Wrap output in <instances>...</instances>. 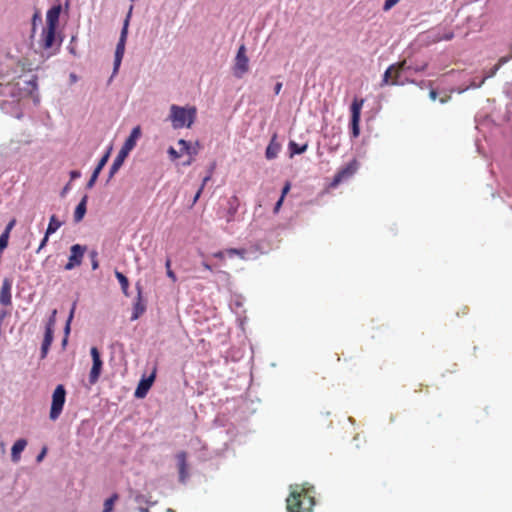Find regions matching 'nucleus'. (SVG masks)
<instances>
[{
  "label": "nucleus",
  "mask_w": 512,
  "mask_h": 512,
  "mask_svg": "<svg viewBox=\"0 0 512 512\" xmlns=\"http://www.w3.org/2000/svg\"><path fill=\"white\" fill-rule=\"evenodd\" d=\"M75 308H76V303H74V304H73V306H72V309H71V311H70L69 318H68L67 323H66V326H65V332H66V334H68V333H69V331H70V322H71V320H72V318H73Z\"/></svg>",
  "instance_id": "obj_35"
},
{
  "label": "nucleus",
  "mask_w": 512,
  "mask_h": 512,
  "mask_svg": "<svg viewBox=\"0 0 512 512\" xmlns=\"http://www.w3.org/2000/svg\"><path fill=\"white\" fill-rule=\"evenodd\" d=\"M166 512H175V511H174L173 509H171V508H168V509L166 510Z\"/></svg>",
  "instance_id": "obj_62"
},
{
  "label": "nucleus",
  "mask_w": 512,
  "mask_h": 512,
  "mask_svg": "<svg viewBox=\"0 0 512 512\" xmlns=\"http://www.w3.org/2000/svg\"><path fill=\"white\" fill-rule=\"evenodd\" d=\"M308 148V144L299 145L294 141L289 143L290 157H293L295 154H302Z\"/></svg>",
  "instance_id": "obj_28"
},
{
  "label": "nucleus",
  "mask_w": 512,
  "mask_h": 512,
  "mask_svg": "<svg viewBox=\"0 0 512 512\" xmlns=\"http://www.w3.org/2000/svg\"><path fill=\"white\" fill-rule=\"evenodd\" d=\"M359 163L356 159L350 161L346 166L342 167L335 174L330 186L337 187L342 181L352 177L358 170Z\"/></svg>",
  "instance_id": "obj_7"
},
{
  "label": "nucleus",
  "mask_w": 512,
  "mask_h": 512,
  "mask_svg": "<svg viewBox=\"0 0 512 512\" xmlns=\"http://www.w3.org/2000/svg\"><path fill=\"white\" fill-rule=\"evenodd\" d=\"M277 135L274 134L268 144L265 152V156L268 160L275 159L280 152L281 145L276 141Z\"/></svg>",
  "instance_id": "obj_18"
},
{
  "label": "nucleus",
  "mask_w": 512,
  "mask_h": 512,
  "mask_svg": "<svg viewBox=\"0 0 512 512\" xmlns=\"http://www.w3.org/2000/svg\"><path fill=\"white\" fill-rule=\"evenodd\" d=\"M115 276L120 283L121 290H122L123 294L125 296H128L129 295V293H128V290H129L128 278L123 273L119 272L118 270L115 271Z\"/></svg>",
  "instance_id": "obj_26"
},
{
  "label": "nucleus",
  "mask_w": 512,
  "mask_h": 512,
  "mask_svg": "<svg viewBox=\"0 0 512 512\" xmlns=\"http://www.w3.org/2000/svg\"><path fill=\"white\" fill-rule=\"evenodd\" d=\"M62 226V222L57 219L55 215H52L49 220L48 227L46 229L47 235L55 233Z\"/></svg>",
  "instance_id": "obj_27"
},
{
  "label": "nucleus",
  "mask_w": 512,
  "mask_h": 512,
  "mask_svg": "<svg viewBox=\"0 0 512 512\" xmlns=\"http://www.w3.org/2000/svg\"><path fill=\"white\" fill-rule=\"evenodd\" d=\"M13 281L10 278H5L2 281L0 288V304L3 306H9L12 303L11 289Z\"/></svg>",
  "instance_id": "obj_12"
},
{
  "label": "nucleus",
  "mask_w": 512,
  "mask_h": 512,
  "mask_svg": "<svg viewBox=\"0 0 512 512\" xmlns=\"http://www.w3.org/2000/svg\"><path fill=\"white\" fill-rule=\"evenodd\" d=\"M69 189V185H66L65 188L63 189V194Z\"/></svg>",
  "instance_id": "obj_60"
},
{
  "label": "nucleus",
  "mask_w": 512,
  "mask_h": 512,
  "mask_svg": "<svg viewBox=\"0 0 512 512\" xmlns=\"http://www.w3.org/2000/svg\"><path fill=\"white\" fill-rule=\"evenodd\" d=\"M211 175H212V172L209 173V175H207L206 177H204L203 179V182H202V185L201 187L199 188V190L197 191L195 197H194V203L199 199L202 191H203V188L204 186L206 185V183L211 179Z\"/></svg>",
  "instance_id": "obj_34"
},
{
  "label": "nucleus",
  "mask_w": 512,
  "mask_h": 512,
  "mask_svg": "<svg viewBox=\"0 0 512 512\" xmlns=\"http://www.w3.org/2000/svg\"><path fill=\"white\" fill-rule=\"evenodd\" d=\"M98 176H99V174H97V173H95V172H93V173H92V175H91V177H90L89 181L87 182V188H89V189H90V188H92V187L94 186V184H95V182H96V180H97Z\"/></svg>",
  "instance_id": "obj_37"
},
{
  "label": "nucleus",
  "mask_w": 512,
  "mask_h": 512,
  "mask_svg": "<svg viewBox=\"0 0 512 512\" xmlns=\"http://www.w3.org/2000/svg\"><path fill=\"white\" fill-rule=\"evenodd\" d=\"M363 104H364V99L354 98V100L350 106V111H351L350 127H351V134H352L353 138H357L360 134L359 123H360L361 109L363 107Z\"/></svg>",
  "instance_id": "obj_6"
},
{
  "label": "nucleus",
  "mask_w": 512,
  "mask_h": 512,
  "mask_svg": "<svg viewBox=\"0 0 512 512\" xmlns=\"http://www.w3.org/2000/svg\"><path fill=\"white\" fill-rule=\"evenodd\" d=\"M429 96H430L431 100L435 101L437 99L438 92L435 89H431Z\"/></svg>",
  "instance_id": "obj_50"
},
{
  "label": "nucleus",
  "mask_w": 512,
  "mask_h": 512,
  "mask_svg": "<svg viewBox=\"0 0 512 512\" xmlns=\"http://www.w3.org/2000/svg\"><path fill=\"white\" fill-rule=\"evenodd\" d=\"M166 274L167 276L173 281V282H176L177 281V277L175 275V273L173 272V270H167L166 271Z\"/></svg>",
  "instance_id": "obj_47"
},
{
  "label": "nucleus",
  "mask_w": 512,
  "mask_h": 512,
  "mask_svg": "<svg viewBox=\"0 0 512 512\" xmlns=\"http://www.w3.org/2000/svg\"><path fill=\"white\" fill-rule=\"evenodd\" d=\"M15 219L11 220L8 225L6 226V229L4 232H8V235L10 234V231L11 229L13 228V226L15 225Z\"/></svg>",
  "instance_id": "obj_48"
},
{
  "label": "nucleus",
  "mask_w": 512,
  "mask_h": 512,
  "mask_svg": "<svg viewBox=\"0 0 512 512\" xmlns=\"http://www.w3.org/2000/svg\"><path fill=\"white\" fill-rule=\"evenodd\" d=\"M446 99H447V95L445 94V95H443V96H441V97H440V102H441V103H445V102H446Z\"/></svg>",
  "instance_id": "obj_56"
},
{
  "label": "nucleus",
  "mask_w": 512,
  "mask_h": 512,
  "mask_svg": "<svg viewBox=\"0 0 512 512\" xmlns=\"http://www.w3.org/2000/svg\"><path fill=\"white\" fill-rule=\"evenodd\" d=\"M129 153L121 149L114 159L111 167H110V177H113V175L119 170V168L122 166L124 159L127 157Z\"/></svg>",
  "instance_id": "obj_23"
},
{
  "label": "nucleus",
  "mask_w": 512,
  "mask_h": 512,
  "mask_svg": "<svg viewBox=\"0 0 512 512\" xmlns=\"http://www.w3.org/2000/svg\"><path fill=\"white\" fill-rule=\"evenodd\" d=\"M61 13V6L56 5L50 8L46 14V27L48 28H57L59 22V16Z\"/></svg>",
  "instance_id": "obj_13"
},
{
  "label": "nucleus",
  "mask_w": 512,
  "mask_h": 512,
  "mask_svg": "<svg viewBox=\"0 0 512 512\" xmlns=\"http://www.w3.org/2000/svg\"><path fill=\"white\" fill-rule=\"evenodd\" d=\"M154 379H155V371L148 378L142 379L140 381V383L138 384V387L136 388L135 396L137 398H143L147 394L150 387L152 386Z\"/></svg>",
  "instance_id": "obj_15"
},
{
  "label": "nucleus",
  "mask_w": 512,
  "mask_h": 512,
  "mask_svg": "<svg viewBox=\"0 0 512 512\" xmlns=\"http://www.w3.org/2000/svg\"><path fill=\"white\" fill-rule=\"evenodd\" d=\"M505 95L512 100V83H506L504 87Z\"/></svg>",
  "instance_id": "obj_38"
},
{
  "label": "nucleus",
  "mask_w": 512,
  "mask_h": 512,
  "mask_svg": "<svg viewBox=\"0 0 512 512\" xmlns=\"http://www.w3.org/2000/svg\"><path fill=\"white\" fill-rule=\"evenodd\" d=\"M196 114L197 111L195 107L186 108L178 105H172L170 107L169 119L175 129L183 127L190 128L196 119Z\"/></svg>",
  "instance_id": "obj_3"
},
{
  "label": "nucleus",
  "mask_w": 512,
  "mask_h": 512,
  "mask_svg": "<svg viewBox=\"0 0 512 512\" xmlns=\"http://www.w3.org/2000/svg\"><path fill=\"white\" fill-rule=\"evenodd\" d=\"M399 0H385L383 10L388 11L390 10L394 5L398 3Z\"/></svg>",
  "instance_id": "obj_36"
},
{
  "label": "nucleus",
  "mask_w": 512,
  "mask_h": 512,
  "mask_svg": "<svg viewBox=\"0 0 512 512\" xmlns=\"http://www.w3.org/2000/svg\"><path fill=\"white\" fill-rule=\"evenodd\" d=\"M191 161H192L191 159L190 160H186L185 164L189 165V164H191Z\"/></svg>",
  "instance_id": "obj_63"
},
{
  "label": "nucleus",
  "mask_w": 512,
  "mask_h": 512,
  "mask_svg": "<svg viewBox=\"0 0 512 512\" xmlns=\"http://www.w3.org/2000/svg\"><path fill=\"white\" fill-rule=\"evenodd\" d=\"M72 81H76V76L74 74L70 75Z\"/></svg>",
  "instance_id": "obj_59"
},
{
  "label": "nucleus",
  "mask_w": 512,
  "mask_h": 512,
  "mask_svg": "<svg viewBox=\"0 0 512 512\" xmlns=\"http://www.w3.org/2000/svg\"><path fill=\"white\" fill-rule=\"evenodd\" d=\"M178 145L180 146V151L183 153H190L191 145L188 141L184 139H180L178 141Z\"/></svg>",
  "instance_id": "obj_33"
},
{
  "label": "nucleus",
  "mask_w": 512,
  "mask_h": 512,
  "mask_svg": "<svg viewBox=\"0 0 512 512\" xmlns=\"http://www.w3.org/2000/svg\"><path fill=\"white\" fill-rule=\"evenodd\" d=\"M56 315H57V310L54 309L48 319L45 329H50V331H54V327L56 324Z\"/></svg>",
  "instance_id": "obj_31"
},
{
  "label": "nucleus",
  "mask_w": 512,
  "mask_h": 512,
  "mask_svg": "<svg viewBox=\"0 0 512 512\" xmlns=\"http://www.w3.org/2000/svg\"><path fill=\"white\" fill-rule=\"evenodd\" d=\"M398 74H399V70L394 65H391L384 73L382 85L398 84V80H397Z\"/></svg>",
  "instance_id": "obj_19"
},
{
  "label": "nucleus",
  "mask_w": 512,
  "mask_h": 512,
  "mask_svg": "<svg viewBox=\"0 0 512 512\" xmlns=\"http://www.w3.org/2000/svg\"><path fill=\"white\" fill-rule=\"evenodd\" d=\"M108 158H109V153H106L101 159L100 161L98 162L97 165L101 166V167H104L108 161Z\"/></svg>",
  "instance_id": "obj_44"
},
{
  "label": "nucleus",
  "mask_w": 512,
  "mask_h": 512,
  "mask_svg": "<svg viewBox=\"0 0 512 512\" xmlns=\"http://www.w3.org/2000/svg\"><path fill=\"white\" fill-rule=\"evenodd\" d=\"M453 37H454V34H453V32L450 31V40H452Z\"/></svg>",
  "instance_id": "obj_61"
},
{
  "label": "nucleus",
  "mask_w": 512,
  "mask_h": 512,
  "mask_svg": "<svg viewBox=\"0 0 512 512\" xmlns=\"http://www.w3.org/2000/svg\"><path fill=\"white\" fill-rule=\"evenodd\" d=\"M238 207H239L238 198L236 196H232L228 200V209H227V213L225 216L227 222H231L234 220V217L238 211Z\"/></svg>",
  "instance_id": "obj_22"
},
{
  "label": "nucleus",
  "mask_w": 512,
  "mask_h": 512,
  "mask_svg": "<svg viewBox=\"0 0 512 512\" xmlns=\"http://www.w3.org/2000/svg\"><path fill=\"white\" fill-rule=\"evenodd\" d=\"M141 136V129L139 126H136L131 131L130 136L126 139L125 143L123 144L122 148L124 151L129 153L136 145L137 140Z\"/></svg>",
  "instance_id": "obj_16"
},
{
  "label": "nucleus",
  "mask_w": 512,
  "mask_h": 512,
  "mask_svg": "<svg viewBox=\"0 0 512 512\" xmlns=\"http://www.w3.org/2000/svg\"><path fill=\"white\" fill-rule=\"evenodd\" d=\"M119 499V495L117 493H114L105 500L103 505V512H112L114 509L115 502Z\"/></svg>",
  "instance_id": "obj_29"
},
{
  "label": "nucleus",
  "mask_w": 512,
  "mask_h": 512,
  "mask_svg": "<svg viewBox=\"0 0 512 512\" xmlns=\"http://www.w3.org/2000/svg\"><path fill=\"white\" fill-rule=\"evenodd\" d=\"M136 289H137V300L134 304V312H133V316H132L133 320L137 319L146 310V305H145V303L143 301V297H142V286L140 285L139 282L136 283Z\"/></svg>",
  "instance_id": "obj_14"
},
{
  "label": "nucleus",
  "mask_w": 512,
  "mask_h": 512,
  "mask_svg": "<svg viewBox=\"0 0 512 512\" xmlns=\"http://www.w3.org/2000/svg\"><path fill=\"white\" fill-rule=\"evenodd\" d=\"M202 266L204 267V269L206 270H209V271H212V267L210 264H208L207 262H203L202 263Z\"/></svg>",
  "instance_id": "obj_54"
},
{
  "label": "nucleus",
  "mask_w": 512,
  "mask_h": 512,
  "mask_svg": "<svg viewBox=\"0 0 512 512\" xmlns=\"http://www.w3.org/2000/svg\"><path fill=\"white\" fill-rule=\"evenodd\" d=\"M286 499L288 512H312L315 505L314 488L295 484Z\"/></svg>",
  "instance_id": "obj_1"
},
{
  "label": "nucleus",
  "mask_w": 512,
  "mask_h": 512,
  "mask_svg": "<svg viewBox=\"0 0 512 512\" xmlns=\"http://www.w3.org/2000/svg\"><path fill=\"white\" fill-rule=\"evenodd\" d=\"M458 72H456L454 69H451L450 72H449V75H450V82L452 80H454V78L456 77Z\"/></svg>",
  "instance_id": "obj_52"
},
{
  "label": "nucleus",
  "mask_w": 512,
  "mask_h": 512,
  "mask_svg": "<svg viewBox=\"0 0 512 512\" xmlns=\"http://www.w3.org/2000/svg\"><path fill=\"white\" fill-rule=\"evenodd\" d=\"M188 154H189V155H195V154H197V151H196V149H193V148L191 147V149H190V153H188Z\"/></svg>",
  "instance_id": "obj_57"
},
{
  "label": "nucleus",
  "mask_w": 512,
  "mask_h": 512,
  "mask_svg": "<svg viewBox=\"0 0 512 512\" xmlns=\"http://www.w3.org/2000/svg\"><path fill=\"white\" fill-rule=\"evenodd\" d=\"M128 25H129V16L126 18L121 35L119 38V41L116 46L115 51V59H114V70H117L121 64L124 52H125V44L127 39V33H128Z\"/></svg>",
  "instance_id": "obj_9"
},
{
  "label": "nucleus",
  "mask_w": 512,
  "mask_h": 512,
  "mask_svg": "<svg viewBox=\"0 0 512 512\" xmlns=\"http://www.w3.org/2000/svg\"><path fill=\"white\" fill-rule=\"evenodd\" d=\"M186 457L187 454L184 451L177 454L179 480L182 483H184L186 481V478L188 477Z\"/></svg>",
  "instance_id": "obj_17"
},
{
  "label": "nucleus",
  "mask_w": 512,
  "mask_h": 512,
  "mask_svg": "<svg viewBox=\"0 0 512 512\" xmlns=\"http://www.w3.org/2000/svg\"><path fill=\"white\" fill-rule=\"evenodd\" d=\"M47 453V447H43L41 452L38 454L36 461L41 462Z\"/></svg>",
  "instance_id": "obj_43"
},
{
  "label": "nucleus",
  "mask_w": 512,
  "mask_h": 512,
  "mask_svg": "<svg viewBox=\"0 0 512 512\" xmlns=\"http://www.w3.org/2000/svg\"><path fill=\"white\" fill-rule=\"evenodd\" d=\"M87 195H85L80 203L77 205L75 212H74V220L75 222H80L86 213V204H87Z\"/></svg>",
  "instance_id": "obj_25"
},
{
  "label": "nucleus",
  "mask_w": 512,
  "mask_h": 512,
  "mask_svg": "<svg viewBox=\"0 0 512 512\" xmlns=\"http://www.w3.org/2000/svg\"><path fill=\"white\" fill-rule=\"evenodd\" d=\"M225 254H226V250L225 251H218V252L213 253V257H215L217 259H220V260H223L224 257H225Z\"/></svg>",
  "instance_id": "obj_45"
},
{
  "label": "nucleus",
  "mask_w": 512,
  "mask_h": 512,
  "mask_svg": "<svg viewBox=\"0 0 512 512\" xmlns=\"http://www.w3.org/2000/svg\"><path fill=\"white\" fill-rule=\"evenodd\" d=\"M55 33L56 29L54 28H48L45 27L42 31L41 38L44 48H50L52 47L54 41H55Z\"/></svg>",
  "instance_id": "obj_21"
},
{
  "label": "nucleus",
  "mask_w": 512,
  "mask_h": 512,
  "mask_svg": "<svg viewBox=\"0 0 512 512\" xmlns=\"http://www.w3.org/2000/svg\"><path fill=\"white\" fill-rule=\"evenodd\" d=\"M90 354L92 357V367L89 373V383L94 385L97 383L103 367V361L101 359L100 352L97 347H92L90 349Z\"/></svg>",
  "instance_id": "obj_8"
},
{
  "label": "nucleus",
  "mask_w": 512,
  "mask_h": 512,
  "mask_svg": "<svg viewBox=\"0 0 512 512\" xmlns=\"http://www.w3.org/2000/svg\"><path fill=\"white\" fill-rule=\"evenodd\" d=\"M166 271L171 270V259L167 258L165 262Z\"/></svg>",
  "instance_id": "obj_53"
},
{
  "label": "nucleus",
  "mask_w": 512,
  "mask_h": 512,
  "mask_svg": "<svg viewBox=\"0 0 512 512\" xmlns=\"http://www.w3.org/2000/svg\"><path fill=\"white\" fill-rule=\"evenodd\" d=\"M508 60V57H501L494 66H492L488 71H483L481 75L471 77L468 74H465L463 83L460 86L450 84V94L454 92L461 94L467 91L468 89H475L481 87L485 80L493 77L499 70V68L505 63H507Z\"/></svg>",
  "instance_id": "obj_2"
},
{
  "label": "nucleus",
  "mask_w": 512,
  "mask_h": 512,
  "mask_svg": "<svg viewBox=\"0 0 512 512\" xmlns=\"http://www.w3.org/2000/svg\"><path fill=\"white\" fill-rule=\"evenodd\" d=\"M283 198L280 197V199L277 201V203L275 204V207H274V212L277 213L279 211V209L281 208L282 206V203H283Z\"/></svg>",
  "instance_id": "obj_49"
},
{
  "label": "nucleus",
  "mask_w": 512,
  "mask_h": 512,
  "mask_svg": "<svg viewBox=\"0 0 512 512\" xmlns=\"http://www.w3.org/2000/svg\"><path fill=\"white\" fill-rule=\"evenodd\" d=\"M66 400V390L63 385H58L52 395V403L49 417L51 420L55 421L59 418L62 413L64 404Z\"/></svg>",
  "instance_id": "obj_4"
},
{
  "label": "nucleus",
  "mask_w": 512,
  "mask_h": 512,
  "mask_svg": "<svg viewBox=\"0 0 512 512\" xmlns=\"http://www.w3.org/2000/svg\"><path fill=\"white\" fill-rule=\"evenodd\" d=\"M291 184L290 182H286L281 193V198H285L286 194L290 191Z\"/></svg>",
  "instance_id": "obj_41"
},
{
  "label": "nucleus",
  "mask_w": 512,
  "mask_h": 512,
  "mask_svg": "<svg viewBox=\"0 0 512 512\" xmlns=\"http://www.w3.org/2000/svg\"><path fill=\"white\" fill-rule=\"evenodd\" d=\"M140 512H150L148 508H140Z\"/></svg>",
  "instance_id": "obj_58"
},
{
  "label": "nucleus",
  "mask_w": 512,
  "mask_h": 512,
  "mask_svg": "<svg viewBox=\"0 0 512 512\" xmlns=\"http://www.w3.org/2000/svg\"><path fill=\"white\" fill-rule=\"evenodd\" d=\"M27 446V441L25 439H18L11 448V459L13 462L17 463L21 458V453L24 451Z\"/></svg>",
  "instance_id": "obj_20"
},
{
  "label": "nucleus",
  "mask_w": 512,
  "mask_h": 512,
  "mask_svg": "<svg viewBox=\"0 0 512 512\" xmlns=\"http://www.w3.org/2000/svg\"><path fill=\"white\" fill-rule=\"evenodd\" d=\"M85 253V247L75 244L70 248V256L67 264L65 265L66 270H72L76 266L81 265L82 259Z\"/></svg>",
  "instance_id": "obj_10"
},
{
  "label": "nucleus",
  "mask_w": 512,
  "mask_h": 512,
  "mask_svg": "<svg viewBox=\"0 0 512 512\" xmlns=\"http://www.w3.org/2000/svg\"><path fill=\"white\" fill-rule=\"evenodd\" d=\"M168 153H169L171 159H173V160L180 157V153H178L173 147H170L168 149Z\"/></svg>",
  "instance_id": "obj_40"
},
{
  "label": "nucleus",
  "mask_w": 512,
  "mask_h": 512,
  "mask_svg": "<svg viewBox=\"0 0 512 512\" xmlns=\"http://www.w3.org/2000/svg\"><path fill=\"white\" fill-rule=\"evenodd\" d=\"M80 176H81V173H80V171H78V170H72V171L70 172V178H71V180H75V179L79 178Z\"/></svg>",
  "instance_id": "obj_46"
},
{
  "label": "nucleus",
  "mask_w": 512,
  "mask_h": 512,
  "mask_svg": "<svg viewBox=\"0 0 512 512\" xmlns=\"http://www.w3.org/2000/svg\"><path fill=\"white\" fill-rule=\"evenodd\" d=\"M8 239H9L8 232H3L0 235V253L7 247Z\"/></svg>",
  "instance_id": "obj_32"
},
{
  "label": "nucleus",
  "mask_w": 512,
  "mask_h": 512,
  "mask_svg": "<svg viewBox=\"0 0 512 512\" xmlns=\"http://www.w3.org/2000/svg\"><path fill=\"white\" fill-rule=\"evenodd\" d=\"M102 169H103V167H101V166L97 165V166L95 167V169H94V171H93V172H95V173H97V174H100V172H101V170H102Z\"/></svg>",
  "instance_id": "obj_55"
},
{
  "label": "nucleus",
  "mask_w": 512,
  "mask_h": 512,
  "mask_svg": "<svg viewBox=\"0 0 512 512\" xmlns=\"http://www.w3.org/2000/svg\"><path fill=\"white\" fill-rule=\"evenodd\" d=\"M0 95L11 97L13 102H18L22 97V89L18 83H0Z\"/></svg>",
  "instance_id": "obj_11"
},
{
  "label": "nucleus",
  "mask_w": 512,
  "mask_h": 512,
  "mask_svg": "<svg viewBox=\"0 0 512 512\" xmlns=\"http://www.w3.org/2000/svg\"><path fill=\"white\" fill-rule=\"evenodd\" d=\"M53 333L54 331H50V329H45L44 339L41 346V358H45L51 343L53 341Z\"/></svg>",
  "instance_id": "obj_24"
},
{
  "label": "nucleus",
  "mask_w": 512,
  "mask_h": 512,
  "mask_svg": "<svg viewBox=\"0 0 512 512\" xmlns=\"http://www.w3.org/2000/svg\"><path fill=\"white\" fill-rule=\"evenodd\" d=\"M226 254L229 257H233V256L237 255L240 258L244 259L245 258V254H246V250L245 249L230 248V249L226 250Z\"/></svg>",
  "instance_id": "obj_30"
},
{
  "label": "nucleus",
  "mask_w": 512,
  "mask_h": 512,
  "mask_svg": "<svg viewBox=\"0 0 512 512\" xmlns=\"http://www.w3.org/2000/svg\"><path fill=\"white\" fill-rule=\"evenodd\" d=\"M281 88H282V83L281 82L276 83L275 89H274L275 90V94H279L280 91H281Z\"/></svg>",
  "instance_id": "obj_51"
},
{
  "label": "nucleus",
  "mask_w": 512,
  "mask_h": 512,
  "mask_svg": "<svg viewBox=\"0 0 512 512\" xmlns=\"http://www.w3.org/2000/svg\"><path fill=\"white\" fill-rule=\"evenodd\" d=\"M249 70V59L246 55V47L244 44L238 48L235 62L233 66V74L237 78H242Z\"/></svg>",
  "instance_id": "obj_5"
},
{
  "label": "nucleus",
  "mask_w": 512,
  "mask_h": 512,
  "mask_svg": "<svg viewBox=\"0 0 512 512\" xmlns=\"http://www.w3.org/2000/svg\"><path fill=\"white\" fill-rule=\"evenodd\" d=\"M49 236L50 235H47V233H45V236L43 237L38 249H37V253H39L47 244L48 242V239H49Z\"/></svg>",
  "instance_id": "obj_39"
},
{
  "label": "nucleus",
  "mask_w": 512,
  "mask_h": 512,
  "mask_svg": "<svg viewBox=\"0 0 512 512\" xmlns=\"http://www.w3.org/2000/svg\"><path fill=\"white\" fill-rule=\"evenodd\" d=\"M91 256L93 258L92 259V269L96 270L99 267L98 260L96 259L97 253L96 252H92Z\"/></svg>",
  "instance_id": "obj_42"
}]
</instances>
